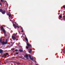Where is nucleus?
I'll list each match as a JSON object with an SVG mask.
<instances>
[{
  "instance_id": "10",
  "label": "nucleus",
  "mask_w": 65,
  "mask_h": 65,
  "mask_svg": "<svg viewBox=\"0 0 65 65\" xmlns=\"http://www.w3.org/2000/svg\"><path fill=\"white\" fill-rule=\"evenodd\" d=\"M1 29L2 30H4V29L3 28V27H2V26H1Z\"/></svg>"
},
{
  "instance_id": "6",
  "label": "nucleus",
  "mask_w": 65,
  "mask_h": 65,
  "mask_svg": "<svg viewBox=\"0 0 65 65\" xmlns=\"http://www.w3.org/2000/svg\"><path fill=\"white\" fill-rule=\"evenodd\" d=\"M13 26L14 27H17V28H19V27L17 26H16L14 24H13Z\"/></svg>"
},
{
  "instance_id": "29",
  "label": "nucleus",
  "mask_w": 65,
  "mask_h": 65,
  "mask_svg": "<svg viewBox=\"0 0 65 65\" xmlns=\"http://www.w3.org/2000/svg\"><path fill=\"white\" fill-rule=\"evenodd\" d=\"M7 41V39H6V41Z\"/></svg>"
},
{
  "instance_id": "32",
  "label": "nucleus",
  "mask_w": 65,
  "mask_h": 65,
  "mask_svg": "<svg viewBox=\"0 0 65 65\" xmlns=\"http://www.w3.org/2000/svg\"><path fill=\"white\" fill-rule=\"evenodd\" d=\"M16 34H17V33H16Z\"/></svg>"
},
{
  "instance_id": "30",
  "label": "nucleus",
  "mask_w": 65,
  "mask_h": 65,
  "mask_svg": "<svg viewBox=\"0 0 65 65\" xmlns=\"http://www.w3.org/2000/svg\"><path fill=\"white\" fill-rule=\"evenodd\" d=\"M21 30H23V28L21 29Z\"/></svg>"
},
{
  "instance_id": "23",
  "label": "nucleus",
  "mask_w": 65,
  "mask_h": 65,
  "mask_svg": "<svg viewBox=\"0 0 65 65\" xmlns=\"http://www.w3.org/2000/svg\"><path fill=\"white\" fill-rule=\"evenodd\" d=\"M6 55H8V53H6Z\"/></svg>"
},
{
  "instance_id": "31",
  "label": "nucleus",
  "mask_w": 65,
  "mask_h": 65,
  "mask_svg": "<svg viewBox=\"0 0 65 65\" xmlns=\"http://www.w3.org/2000/svg\"><path fill=\"white\" fill-rule=\"evenodd\" d=\"M46 60H47V59H46Z\"/></svg>"
},
{
  "instance_id": "28",
  "label": "nucleus",
  "mask_w": 65,
  "mask_h": 65,
  "mask_svg": "<svg viewBox=\"0 0 65 65\" xmlns=\"http://www.w3.org/2000/svg\"><path fill=\"white\" fill-rule=\"evenodd\" d=\"M12 58H15V57H12Z\"/></svg>"
},
{
  "instance_id": "4",
  "label": "nucleus",
  "mask_w": 65,
  "mask_h": 65,
  "mask_svg": "<svg viewBox=\"0 0 65 65\" xmlns=\"http://www.w3.org/2000/svg\"><path fill=\"white\" fill-rule=\"evenodd\" d=\"M25 57L27 59V60H29V56L28 55H25Z\"/></svg>"
},
{
  "instance_id": "13",
  "label": "nucleus",
  "mask_w": 65,
  "mask_h": 65,
  "mask_svg": "<svg viewBox=\"0 0 65 65\" xmlns=\"http://www.w3.org/2000/svg\"><path fill=\"white\" fill-rule=\"evenodd\" d=\"M29 57L30 59H31V56L30 55H29Z\"/></svg>"
},
{
  "instance_id": "11",
  "label": "nucleus",
  "mask_w": 65,
  "mask_h": 65,
  "mask_svg": "<svg viewBox=\"0 0 65 65\" xmlns=\"http://www.w3.org/2000/svg\"><path fill=\"white\" fill-rule=\"evenodd\" d=\"M30 59L31 60H32V61H33L34 59H33V58L32 57V58H30Z\"/></svg>"
},
{
  "instance_id": "2",
  "label": "nucleus",
  "mask_w": 65,
  "mask_h": 65,
  "mask_svg": "<svg viewBox=\"0 0 65 65\" xmlns=\"http://www.w3.org/2000/svg\"><path fill=\"white\" fill-rule=\"evenodd\" d=\"M2 38H1L0 39V42L3 44H6L7 43V42H4V41L2 42Z\"/></svg>"
},
{
  "instance_id": "1",
  "label": "nucleus",
  "mask_w": 65,
  "mask_h": 65,
  "mask_svg": "<svg viewBox=\"0 0 65 65\" xmlns=\"http://www.w3.org/2000/svg\"><path fill=\"white\" fill-rule=\"evenodd\" d=\"M17 35L15 34H13L12 36V38L13 40H15L17 38Z\"/></svg>"
},
{
  "instance_id": "5",
  "label": "nucleus",
  "mask_w": 65,
  "mask_h": 65,
  "mask_svg": "<svg viewBox=\"0 0 65 65\" xmlns=\"http://www.w3.org/2000/svg\"><path fill=\"white\" fill-rule=\"evenodd\" d=\"M24 36L25 37V38L26 39V41L28 42V39H27V37H26V35H24V34L23 35V37H24Z\"/></svg>"
},
{
  "instance_id": "34",
  "label": "nucleus",
  "mask_w": 65,
  "mask_h": 65,
  "mask_svg": "<svg viewBox=\"0 0 65 65\" xmlns=\"http://www.w3.org/2000/svg\"><path fill=\"white\" fill-rule=\"evenodd\" d=\"M20 58H21V57H20Z\"/></svg>"
},
{
  "instance_id": "17",
  "label": "nucleus",
  "mask_w": 65,
  "mask_h": 65,
  "mask_svg": "<svg viewBox=\"0 0 65 65\" xmlns=\"http://www.w3.org/2000/svg\"><path fill=\"white\" fill-rule=\"evenodd\" d=\"M2 9H0V12H2Z\"/></svg>"
},
{
  "instance_id": "18",
  "label": "nucleus",
  "mask_w": 65,
  "mask_h": 65,
  "mask_svg": "<svg viewBox=\"0 0 65 65\" xmlns=\"http://www.w3.org/2000/svg\"><path fill=\"white\" fill-rule=\"evenodd\" d=\"M16 54H17V55H18V54H19V53L18 52L17 53L16 52L15 53Z\"/></svg>"
},
{
  "instance_id": "20",
  "label": "nucleus",
  "mask_w": 65,
  "mask_h": 65,
  "mask_svg": "<svg viewBox=\"0 0 65 65\" xmlns=\"http://www.w3.org/2000/svg\"><path fill=\"white\" fill-rule=\"evenodd\" d=\"M14 50V48H12L11 49L12 51H13V50Z\"/></svg>"
},
{
  "instance_id": "9",
  "label": "nucleus",
  "mask_w": 65,
  "mask_h": 65,
  "mask_svg": "<svg viewBox=\"0 0 65 65\" xmlns=\"http://www.w3.org/2000/svg\"><path fill=\"white\" fill-rule=\"evenodd\" d=\"M32 50L31 49L29 51V53H31L32 52Z\"/></svg>"
},
{
  "instance_id": "27",
  "label": "nucleus",
  "mask_w": 65,
  "mask_h": 65,
  "mask_svg": "<svg viewBox=\"0 0 65 65\" xmlns=\"http://www.w3.org/2000/svg\"><path fill=\"white\" fill-rule=\"evenodd\" d=\"M0 5L1 6V4L0 3Z\"/></svg>"
},
{
  "instance_id": "12",
  "label": "nucleus",
  "mask_w": 65,
  "mask_h": 65,
  "mask_svg": "<svg viewBox=\"0 0 65 65\" xmlns=\"http://www.w3.org/2000/svg\"><path fill=\"white\" fill-rule=\"evenodd\" d=\"M19 51L20 52H23V50H19Z\"/></svg>"
},
{
  "instance_id": "22",
  "label": "nucleus",
  "mask_w": 65,
  "mask_h": 65,
  "mask_svg": "<svg viewBox=\"0 0 65 65\" xmlns=\"http://www.w3.org/2000/svg\"><path fill=\"white\" fill-rule=\"evenodd\" d=\"M18 50H17V49L15 50V52H18Z\"/></svg>"
},
{
  "instance_id": "24",
  "label": "nucleus",
  "mask_w": 65,
  "mask_h": 65,
  "mask_svg": "<svg viewBox=\"0 0 65 65\" xmlns=\"http://www.w3.org/2000/svg\"><path fill=\"white\" fill-rule=\"evenodd\" d=\"M5 57H6V56H7V55H6V54H5Z\"/></svg>"
},
{
  "instance_id": "8",
  "label": "nucleus",
  "mask_w": 65,
  "mask_h": 65,
  "mask_svg": "<svg viewBox=\"0 0 65 65\" xmlns=\"http://www.w3.org/2000/svg\"><path fill=\"white\" fill-rule=\"evenodd\" d=\"M3 53V51L2 50H0V53Z\"/></svg>"
},
{
  "instance_id": "15",
  "label": "nucleus",
  "mask_w": 65,
  "mask_h": 65,
  "mask_svg": "<svg viewBox=\"0 0 65 65\" xmlns=\"http://www.w3.org/2000/svg\"><path fill=\"white\" fill-rule=\"evenodd\" d=\"M62 18L63 19H65V16H63V17Z\"/></svg>"
},
{
  "instance_id": "25",
  "label": "nucleus",
  "mask_w": 65,
  "mask_h": 65,
  "mask_svg": "<svg viewBox=\"0 0 65 65\" xmlns=\"http://www.w3.org/2000/svg\"><path fill=\"white\" fill-rule=\"evenodd\" d=\"M21 32H24V31H23V30H21Z\"/></svg>"
},
{
  "instance_id": "3",
  "label": "nucleus",
  "mask_w": 65,
  "mask_h": 65,
  "mask_svg": "<svg viewBox=\"0 0 65 65\" xmlns=\"http://www.w3.org/2000/svg\"><path fill=\"white\" fill-rule=\"evenodd\" d=\"M27 46H26V47L27 49H28L29 48V46H31V47H32V46L30 44H29V43H27Z\"/></svg>"
},
{
  "instance_id": "7",
  "label": "nucleus",
  "mask_w": 65,
  "mask_h": 65,
  "mask_svg": "<svg viewBox=\"0 0 65 65\" xmlns=\"http://www.w3.org/2000/svg\"><path fill=\"white\" fill-rule=\"evenodd\" d=\"M2 12L3 14H4L5 13V11H2Z\"/></svg>"
},
{
  "instance_id": "16",
  "label": "nucleus",
  "mask_w": 65,
  "mask_h": 65,
  "mask_svg": "<svg viewBox=\"0 0 65 65\" xmlns=\"http://www.w3.org/2000/svg\"><path fill=\"white\" fill-rule=\"evenodd\" d=\"M3 32L4 33H5V31L4 29L3 30Z\"/></svg>"
},
{
  "instance_id": "33",
  "label": "nucleus",
  "mask_w": 65,
  "mask_h": 65,
  "mask_svg": "<svg viewBox=\"0 0 65 65\" xmlns=\"http://www.w3.org/2000/svg\"><path fill=\"white\" fill-rule=\"evenodd\" d=\"M59 12H60L59 11Z\"/></svg>"
},
{
  "instance_id": "14",
  "label": "nucleus",
  "mask_w": 65,
  "mask_h": 65,
  "mask_svg": "<svg viewBox=\"0 0 65 65\" xmlns=\"http://www.w3.org/2000/svg\"><path fill=\"white\" fill-rule=\"evenodd\" d=\"M59 18H60L62 19V16L60 15L59 16Z\"/></svg>"
},
{
  "instance_id": "19",
  "label": "nucleus",
  "mask_w": 65,
  "mask_h": 65,
  "mask_svg": "<svg viewBox=\"0 0 65 65\" xmlns=\"http://www.w3.org/2000/svg\"><path fill=\"white\" fill-rule=\"evenodd\" d=\"M63 8H65V6H63Z\"/></svg>"
},
{
  "instance_id": "26",
  "label": "nucleus",
  "mask_w": 65,
  "mask_h": 65,
  "mask_svg": "<svg viewBox=\"0 0 65 65\" xmlns=\"http://www.w3.org/2000/svg\"><path fill=\"white\" fill-rule=\"evenodd\" d=\"M1 1L2 2H3V0H1Z\"/></svg>"
},
{
  "instance_id": "21",
  "label": "nucleus",
  "mask_w": 65,
  "mask_h": 65,
  "mask_svg": "<svg viewBox=\"0 0 65 65\" xmlns=\"http://www.w3.org/2000/svg\"><path fill=\"white\" fill-rule=\"evenodd\" d=\"M9 17L10 18V17H11V14L9 15Z\"/></svg>"
}]
</instances>
